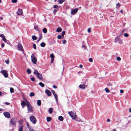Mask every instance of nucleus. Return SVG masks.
<instances>
[{"label": "nucleus", "instance_id": "24", "mask_svg": "<svg viewBox=\"0 0 131 131\" xmlns=\"http://www.w3.org/2000/svg\"><path fill=\"white\" fill-rule=\"evenodd\" d=\"M65 1V0H58V2L59 4H62Z\"/></svg>", "mask_w": 131, "mask_h": 131}, {"label": "nucleus", "instance_id": "50", "mask_svg": "<svg viewBox=\"0 0 131 131\" xmlns=\"http://www.w3.org/2000/svg\"><path fill=\"white\" fill-rule=\"evenodd\" d=\"M116 59L118 61H119L121 60V58L118 57H117Z\"/></svg>", "mask_w": 131, "mask_h": 131}, {"label": "nucleus", "instance_id": "58", "mask_svg": "<svg viewBox=\"0 0 131 131\" xmlns=\"http://www.w3.org/2000/svg\"><path fill=\"white\" fill-rule=\"evenodd\" d=\"M107 121L108 122H109L110 121V120L109 119H108L107 120Z\"/></svg>", "mask_w": 131, "mask_h": 131}, {"label": "nucleus", "instance_id": "54", "mask_svg": "<svg viewBox=\"0 0 131 131\" xmlns=\"http://www.w3.org/2000/svg\"><path fill=\"white\" fill-rule=\"evenodd\" d=\"M51 91L52 93L53 94V95L55 93L54 90H51Z\"/></svg>", "mask_w": 131, "mask_h": 131}, {"label": "nucleus", "instance_id": "18", "mask_svg": "<svg viewBox=\"0 0 131 131\" xmlns=\"http://www.w3.org/2000/svg\"><path fill=\"white\" fill-rule=\"evenodd\" d=\"M61 28L60 27H58L57 28L56 31L58 32H61Z\"/></svg>", "mask_w": 131, "mask_h": 131}, {"label": "nucleus", "instance_id": "11", "mask_svg": "<svg viewBox=\"0 0 131 131\" xmlns=\"http://www.w3.org/2000/svg\"><path fill=\"white\" fill-rule=\"evenodd\" d=\"M26 101H22L21 102V105L22 106V107L24 108L25 106L26 105Z\"/></svg>", "mask_w": 131, "mask_h": 131}, {"label": "nucleus", "instance_id": "63", "mask_svg": "<svg viewBox=\"0 0 131 131\" xmlns=\"http://www.w3.org/2000/svg\"><path fill=\"white\" fill-rule=\"evenodd\" d=\"M120 12L122 14L123 13V10H121Z\"/></svg>", "mask_w": 131, "mask_h": 131}, {"label": "nucleus", "instance_id": "53", "mask_svg": "<svg viewBox=\"0 0 131 131\" xmlns=\"http://www.w3.org/2000/svg\"><path fill=\"white\" fill-rule=\"evenodd\" d=\"M88 31L89 33H90V32H91V30L90 28H89L88 29Z\"/></svg>", "mask_w": 131, "mask_h": 131}, {"label": "nucleus", "instance_id": "45", "mask_svg": "<svg viewBox=\"0 0 131 131\" xmlns=\"http://www.w3.org/2000/svg\"><path fill=\"white\" fill-rule=\"evenodd\" d=\"M34 28L35 30H37L38 29V27L36 26H34Z\"/></svg>", "mask_w": 131, "mask_h": 131}, {"label": "nucleus", "instance_id": "7", "mask_svg": "<svg viewBox=\"0 0 131 131\" xmlns=\"http://www.w3.org/2000/svg\"><path fill=\"white\" fill-rule=\"evenodd\" d=\"M16 122L17 121L15 118H12L10 120V124L12 125H15L16 123Z\"/></svg>", "mask_w": 131, "mask_h": 131}, {"label": "nucleus", "instance_id": "28", "mask_svg": "<svg viewBox=\"0 0 131 131\" xmlns=\"http://www.w3.org/2000/svg\"><path fill=\"white\" fill-rule=\"evenodd\" d=\"M32 38L33 40H36L37 39V37L34 35H33L32 36Z\"/></svg>", "mask_w": 131, "mask_h": 131}, {"label": "nucleus", "instance_id": "47", "mask_svg": "<svg viewBox=\"0 0 131 131\" xmlns=\"http://www.w3.org/2000/svg\"><path fill=\"white\" fill-rule=\"evenodd\" d=\"M5 62L6 63H7V64H8L9 63V60H6L5 61Z\"/></svg>", "mask_w": 131, "mask_h": 131}, {"label": "nucleus", "instance_id": "49", "mask_svg": "<svg viewBox=\"0 0 131 131\" xmlns=\"http://www.w3.org/2000/svg\"><path fill=\"white\" fill-rule=\"evenodd\" d=\"M66 40H64L63 41L62 43L63 44H65L66 43Z\"/></svg>", "mask_w": 131, "mask_h": 131}, {"label": "nucleus", "instance_id": "12", "mask_svg": "<svg viewBox=\"0 0 131 131\" xmlns=\"http://www.w3.org/2000/svg\"><path fill=\"white\" fill-rule=\"evenodd\" d=\"M45 92L48 96H50L51 94V93L50 91L48 89H46V90Z\"/></svg>", "mask_w": 131, "mask_h": 131}, {"label": "nucleus", "instance_id": "4", "mask_svg": "<svg viewBox=\"0 0 131 131\" xmlns=\"http://www.w3.org/2000/svg\"><path fill=\"white\" fill-rule=\"evenodd\" d=\"M31 61L34 64H36L37 62V60L35 57L34 54H32L31 56Z\"/></svg>", "mask_w": 131, "mask_h": 131}, {"label": "nucleus", "instance_id": "27", "mask_svg": "<svg viewBox=\"0 0 131 131\" xmlns=\"http://www.w3.org/2000/svg\"><path fill=\"white\" fill-rule=\"evenodd\" d=\"M42 31L44 33H46L47 32V29L46 28H44L42 29Z\"/></svg>", "mask_w": 131, "mask_h": 131}, {"label": "nucleus", "instance_id": "25", "mask_svg": "<svg viewBox=\"0 0 131 131\" xmlns=\"http://www.w3.org/2000/svg\"><path fill=\"white\" fill-rule=\"evenodd\" d=\"M53 111V109L52 108H49L48 111L49 113V114H51Z\"/></svg>", "mask_w": 131, "mask_h": 131}, {"label": "nucleus", "instance_id": "37", "mask_svg": "<svg viewBox=\"0 0 131 131\" xmlns=\"http://www.w3.org/2000/svg\"><path fill=\"white\" fill-rule=\"evenodd\" d=\"M58 10V9H55L54 10L53 12L54 14H55L57 12Z\"/></svg>", "mask_w": 131, "mask_h": 131}, {"label": "nucleus", "instance_id": "64", "mask_svg": "<svg viewBox=\"0 0 131 131\" xmlns=\"http://www.w3.org/2000/svg\"><path fill=\"white\" fill-rule=\"evenodd\" d=\"M129 111L130 112H131V108L129 109Z\"/></svg>", "mask_w": 131, "mask_h": 131}, {"label": "nucleus", "instance_id": "35", "mask_svg": "<svg viewBox=\"0 0 131 131\" xmlns=\"http://www.w3.org/2000/svg\"><path fill=\"white\" fill-rule=\"evenodd\" d=\"M118 42V43L120 44H122V40L120 39L119 40Z\"/></svg>", "mask_w": 131, "mask_h": 131}, {"label": "nucleus", "instance_id": "43", "mask_svg": "<svg viewBox=\"0 0 131 131\" xmlns=\"http://www.w3.org/2000/svg\"><path fill=\"white\" fill-rule=\"evenodd\" d=\"M4 41L5 43L8 44L9 43V41L8 40H7L6 39V40H5Z\"/></svg>", "mask_w": 131, "mask_h": 131}, {"label": "nucleus", "instance_id": "51", "mask_svg": "<svg viewBox=\"0 0 131 131\" xmlns=\"http://www.w3.org/2000/svg\"><path fill=\"white\" fill-rule=\"evenodd\" d=\"M2 39L4 41L5 40H6V39L5 38V36L3 38H2Z\"/></svg>", "mask_w": 131, "mask_h": 131}, {"label": "nucleus", "instance_id": "9", "mask_svg": "<svg viewBox=\"0 0 131 131\" xmlns=\"http://www.w3.org/2000/svg\"><path fill=\"white\" fill-rule=\"evenodd\" d=\"M78 8H76L75 9H74L71 11V14L72 15L75 14L78 11Z\"/></svg>", "mask_w": 131, "mask_h": 131}, {"label": "nucleus", "instance_id": "42", "mask_svg": "<svg viewBox=\"0 0 131 131\" xmlns=\"http://www.w3.org/2000/svg\"><path fill=\"white\" fill-rule=\"evenodd\" d=\"M82 48H84V49L85 50L86 48V47L85 45H83L82 46Z\"/></svg>", "mask_w": 131, "mask_h": 131}, {"label": "nucleus", "instance_id": "2", "mask_svg": "<svg viewBox=\"0 0 131 131\" xmlns=\"http://www.w3.org/2000/svg\"><path fill=\"white\" fill-rule=\"evenodd\" d=\"M68 113L72 119H75L76 118L77 116L75 112H68Z\"/></svg>", "mask_w": 131, "mask_h": 131}, {"label": "nucleus", "instance_id": "46", "mask_svg": "<svg viewBox=\"0 0 131 131\" xmlns=\"http://www.w3.org/2000/svg\"><path fill=\"white\" fill-rule=\"evenodd\" d=\"M107 86H112V85L111 83H108Z\"/></svg>", "mask_w": 131, "mask_h": 131}, {"label": "nucleus", "instance_id": "22", "mask_svg": "<svg viewBox=\"0 0 131 131\" xmlns=\"http://www.w3.org/2000/svg\"><path fill=\"white\" fill-rule=\"evenodd\" d=\"M46 43L44 42H42L40 44V46L42 47H44L46 45Z\"/></svg>", "mask_w": 131, "mask_h": 131}, {"label": "nucleus", "instance_id": "33", "mask_svg": "<svg viewBox=\"0 0 131 131\" xmlns=\"http://www.w3.org/2000/svg\"><path fill=\"white\" fill-rule=\"evenodd\" d=\"M105 91L107 93H109L110 92V91L108 88H106L105 89Z\"/></svg>", "mask_w": 131, "mask_h": 131}, {"label": "nucleus", "instance_id": "20", "mask_svg": "<svg viewBox=\"0 0 131 131\" xmlns=\"http://www.w3.org/2000/svg\"><path fill=\"white\" fill-rule=\"evenodd\" d=\"M53 95L54 96V97L55 98L56 102H58L57 95L55 93V94H53Z\"/></svg>", "mask_w": 131, "mask_h": 131}, {"label": "nucleus", "instance_id": "61", "mask_svg": "<svg viewBox=\"0 0 131 131\" xmlns=\"http://www.w3.org/2000/svg\"><path fill=\"white\" fill-rule=\"evenodd\" d=\"M28 128L30 130L32 129L31 128L30 126Z\"/></svg>", "mask_w": 131, "mask_h": 131}, {"label": "nucleus", "instance_id": "15", "mask_svg": "<svg viewBox=\"0 0 131 131\" xmlns=\"http://www.w3.org/2000/svg\"><path fill=\"white\" fill-rule=\"evenodd\" d=\"M120 39V36H118L115 38V40L114 42H116L118 41Z\"/></svg>", "mask_w": 131, "mask_h": 131}, {"label": "nucleus", "instance_id": "29", "mask_svg": "<svg viewBox=\"0 0 131 131\" xmlns=\"http://www.w3.org/2000/svg\"><path fill=\"white\" fill-rule=\"evenodd\" d=\"M27 72L28 74H30L31 73V71L30 69H28L27 70Z\"/></svg>", "mask_w": 131, "mask_h": 131}, {"label": "nucleus", "instance_id": "19", "mask_svg": "<svg viewBox=\"0 0 131 131\" xmlns=\"http://www.w3.org/2000/svg\"><path fill=\"white\" fill-rule=\"evenodd\" d=\"M23 125H21L19 127L18 131H23Z\"/></svg>", "mask_w": 131, "mask_h": 131}, {"label": "nucleus", "instance_id": "39", "mask_svg": "<svg viewBox=\"0 0 131 131\" xmlns=\"http://www.w3.org/2000/svg\"><path fill=\"white\" fill-rule=\"evenodd\" d=\"M17 1V0H12V2L13 3H16Z\"/></svg>", "mask_w": 131, "mask_h": 131}, {"label": "nucleus", "instance_id": "26", "mask_svg": "<svg viewBox=\"0 0 131 131\" xmlns=\"http://www.w3.org/2000/svg\"><path fill=\"white\" fill-rule=\"evenodd\" d=\"M51 119V118L50 117H47V121L48 122L50 121Z\"/></svg>", "mask_w": 131, "mask_h": 131}, {"label": "nucleus", "instance_id": "48", "mask_svg": "<svg viewBox=\"0 0 131 131\" xmlns=\"http://www.w3.org/2000/svg\"><path fill=\"white\" fill-rule=\"evenodd\" d=\"M57 38L59 39H60L61 38V35H59L57 36Z\"/></svg>", "mask_w": 131, "mask_h": 131}, {"label": "nucleus", "instance_id": "57", "mask_svg": "<svg viewBox=\"0 0 131 131\" xmlns=\"http://www.w3.org/2000/svg\"><path fill=\"white\" fill-rule=\"evenodd\" d=\"M4 46V43H3L2 45H1V47L2 48Z\"/></svg>", "mask_w": 131, "mask_h": 131}, {"label": "nucleus", "instance_id": "8", "mask_svg": "<svg viewBox=\"0 0 131 131\" xmlns=\"http://www.w3.org/2000/svg\"><path fill=\"white\" fill-rule=\"evenodd\" d=\"M17 49L19 50L23 51L24 50L22 45L20 43L18 44L17 46Z\"/></svg>", "mask_w": 131, "mask_h": 131}, {"label": "nucleus", "instance_id": "21", "mask_svg": "<svg viewBox=\"0 0 131 131\" xmlns=\"http://www.w3.org/2000/svg\"><path fill=\"white\" fill-rule=\"evenodd\" d=\"M37 104L38 106H40L41 104V101L40 100H38L37 101Z\"/></svg>", "mask_w": 131, "mask_h": 131}, {"label": "nucleus", "instance_id": "40", "mask_svg": "<svg viewBox=\"0 0 131 131\" xmlns=\"http://www.w3.org/2000/svg\"><path fill=\"white\" fill-rule=\"evenodd\" d=\"M33 48L34 49H36V45L34 43L33 44Z\"/></svg>", "mask_w": 131, "mask_h": 131}, {"label": "nucleus", "instance_id": "13", "mask_svg": "<svg viewBox=\"0 0 131 131\" xmlns=\"http://www.w3.org/2000/svg\"><path fill=\"white\" fill-rule=\"evenodd\" d=\"M87 86L86 85H85V84H80L79 85V87L80 88L82 89H85L86 87Z\"/></svg>", "mask_w": 131, "mask_h": 131}, {"label": "nucleus", "instance_id": "44", "mask_svg": "<svg viewBox=\"0 0 131 131\" xmlns=\"http://www.w3.org/2000/svg\"><path fill=\"white\" fill-rule=\"evenodd\" d=\"M89 61L90 62H93V59L92 58H90L89 59Z\"/></svg>", "mask_w": 131, "mask_h": 131}, {"label": "nucleus", "instance_id": "31", "mask_svg": "<svg viewBox=\"0 0 131 131\" xmlns=\"http://www.w3.org/2000/svg\"><path fill=\"white\" fill-rule=\"evenodd\" d=\"M35 95V94L34 92H32L30 93V96L31 97L34 96Z\"/></svg>", "mask_w": 131, "mask_h": 131}, {"label": "nucleus", "instance_id": "36", "mask_svg": "<svg viewBox=\"0 0 131 131\" xmlns=\"http://www.w3.org/2000/svg\"><path fill=\"white\" fill-rule=\"evenodd\" d=\"M65 31H63L62 32L61 34V36L62 37H63L64 35H65Z\"/></svg>", "mask_w": 131, "mask_h": 131}, {"label": "nucleus", "instance_id": "17", "mask_svg": "<svg viewBox=\"0 0 131 131\" xmlns=\"http://www.w3.org/2000/svg\"><path fill=\"white\" fill-rule=\"evenodd\" d=\"M50 57L51 58V60L52 61H53L54 60V56L53 54L52 53L51 54Z\"/></svg>", "mask_w": 131, "mask_h": 131}, {"label": "nucleus", "instance_id": "41", "mask_svg": "<svg viewBox=\"0 0 131 131\" xmlns=\"http://www.w3.org/2000/svg\"><path fill=\"white\" fill-rule=\"evenodd\" d=\"M31 80L33 81H34L35 80V79L34 77L31 78Z\"/></svg>", "mask_w": 131, "mask_h": 131}, {"label": "nucleus", "instance_id": "32", "mask_svg": "<svg viewBox=\"0 0 131 131\" xmlns=\"http://www.w3.org/2000/svg\"><path fill=\"white\" fill-rule=\"evenodd\" d=\"M10 91L12 93H13L14 92V89L12 88H10Z\"/></svg>", "mask_w": 131, "mask_h": 131}, {"label": "nucleus", "instance_id": "1", "mask_svg": "<svg viewBox=\"0 0 131 131\" xmlns=\"http://www.w3.org/2000/svg\"><path fill=\"white\" fill-rule=\"evenodd\" d=\"M25 101L26 103L28 111L29 112H32L33 111L32 110L33 108L31 105L30 103L27 100H26Z\"/></svg>", "mask_w": 131, "mask_h": 131}, {"label": "nucleus", "instance_id": "38", "mask_svg": "<svg viewBox=\"0 0 131 131\" xmlns=\"http://www.w3.org/2000/svg\"><path fill=\"white\" fill-rule=\"evenodd\" d=\"M124 36L125 37H127L128 36V35L127 33H125L124 34Z\"/></svg>", "mask_w": 131, "mask_h": 131}, {"label": "nucleus", "instance_id": "16", "mask_svg": "<svg viewBox=\"0 0 131 131\" xmlns=\"http://www.w3.org/2000/svg\"><path fill=\"white\" fill-rule=\"evenodd\" d=\"M39 40H40L42 38V33L40 32H39Z\"/></svg>", "mask_w": 131, "mask_h": 131}, {"label": "nucleus", "instance_id": "60", "mask_svg": "<svg viewBox=\"0 0 131 131\" xmlns=\"http://www.w3.org/2000/svg\"><path fill=\"white\" fill-rule=\"evenodd\" d=\"M116 5L117 6H120V5L119 4V3H118L117 4H116Z\"/></svg>", "mask_w": 131, "mask_h": 131}, {"label": "nucleus", "instance_id": "23", "mask_svg": "<svg viewBox=\"0 0 131 131\" xmlns=\"http://www.w3.org/2000/svg\"><path fill=\"white\" fill-rule=\"evenodd\" d=\"M58 119L60 121H62L63 119V118L62 116H60L58 117Z\"/></svg>", "mask_w": 131, "mask_h": 131}, {"label": "nucleus", "instance_id": "55", "mask_svg": "<svg viewBox=\"0 0 131 131\" xmlns=\"http://www.w3.org/2000/svg\"><path fill=\"white\" fill-rule=\"evenodd\" d=\"M124 92V91H123V90H120V92L121 93H123Z\"/></svg>", "mask_w": 131, "mask_h": 131}, {"label": "nucleus", "instance_id": "34", "mask_svg": "<svg viewBox=\"0 0 131 131\" xmlns=\"http://www.w3.org/2000/svg\"><path fill=\"white\" fill-rule=\"evenodd\" d=\"M53 7L54 8H56L57 9H58L60 7H58V5H55Z\"/></svg>", "mask_w": 131, "mask_h": 131}, {"label": "nucleus", "instance_id": "30", "mask_svg": "<svg viewBox=\"0 0 131 131\" xmlns=\"http://www.w3.org/2000/svg\"><path fill=\"white\" fill-rule=\"evenodd\" d=\"M39 85L41 86L42 87H43L44 86V84H43L41 82H40L39 83Z\"/></svg>", "mask_w": 131, "mask_h": 131}, {"label": "nucleus", "instance_id": "10", "mask_svg": "<svg viewBox=\"0 0 131 131\" xmlns=\"http://www.w3.org/2000/svg\"><path fill=\"white\" fill-rule=\"evenodd\" d=\"M3 114L4 115L6 118H9L10 117V114L8 112H4V113Z\"/></svg>", "mask_w": 131, "mask_h": 131}, {"label": "nucleus", "instance_id": "14", "mask_svg": "<svg viewBox=\"0 0 131 131\" xmlns=\"http://www.w3.org/2000/svg\"><path fill=\"white\" fill-rule=\"evenodd\" d=\"M17 13L19 15H21L22 14V10L21 9H19L17 12Z\"/></svg>", "mask_w": 131, "mask_h": 131}, {"label": "nucleus", "instance_id": "52", "mask_svg": "<svg viewBox=\"0 0 131 131\" xmlns=\"http://www.w3.org/2000/svg\"><path fill=\"white\" fill-rule=\"evenodd\" d=\"M4 36L3 34H0V37H1L2 38Z\"/></svg>", "mask_w": 131, "mask_h": 131}, {"label": "nucleus", "instance_id": "3", "mask_svg": "<svg viewBox=\"0 0 131 131\" xmlns=\"http://www.w3.org/2000/svg\"><path fill=\"white\" fill-rule=\"evenodd\" d=\"M34 74H36L39 79H42V74L39 73L37 70H35L34 71Z\"/></svg>", "mask_w": 131, "mask_h": 131}, {"label": "nucleus", "instance_id": "6", "mask_svg": "<svg viewBox=\"0 0 131 131\" xmlns=\"http://www.w3.org/2000/svg\"><path fill=\"white\" fill-rule=\"evenodd\" d=\"M30 121L34 124H35L36 122V120L35 117L33 116H31L30 118Z\"/></svg>", "mask_w": 131, "mask_h": 131}, {"label": "nucleus", "instance_id": "59", "mask_svg": "<svg viewBox=\"0 0 131 131\" xmlns=\"http://www.w3.org/2000/svg\"><path fill=\"white\" fill-rule=\"evenodd\" d=\"M83 67V66L82 64H80L79 65V67L80 68H82Z\"/></svg>", "mask_w": 131, "mask_h": 131}, {"label": "nucleus", "instance_id": "62", "mask_svg": "<svg viewBox=\"0 0 131 131\" xmlns=\"http://www.w3.org/2000/svg\"><path fill=\"white\" fill-rule=\"evenodd\" d=\"M5 104H6V105H9V103L8 102H6L5 103Z\"/></svg>", "mask_w": 131, "mask_h": 131}, {"label": "nucleus", "instance_id": "56", "mask_svg": "<svg viewBox=\"0 0 131 131\" xmlns=\"http://www.w3.org/2000/svg\"><path fill=\"white\" fill-rule=\"evenodd\" d=\"M53 87L54 88H57V86L56 85H53Z\"/></svg>", "mask_w": 131, "mask_h": 131}, {"label": "nucleus", "instance_id": "5", "mask_svg": "<svg viewBox=\"0 0 131 131\" xmlns=\"http://www.w3.org/2000/svg\"><path fill=\"white\" fill-rule=\"evenodd\" d=\"M1 73H2L5 78H7L8 76V75L7 74V72L6 70H2L1 71Z\"/></svg>", "mask_w": 131, "mask_h": 131}]
</instances>
